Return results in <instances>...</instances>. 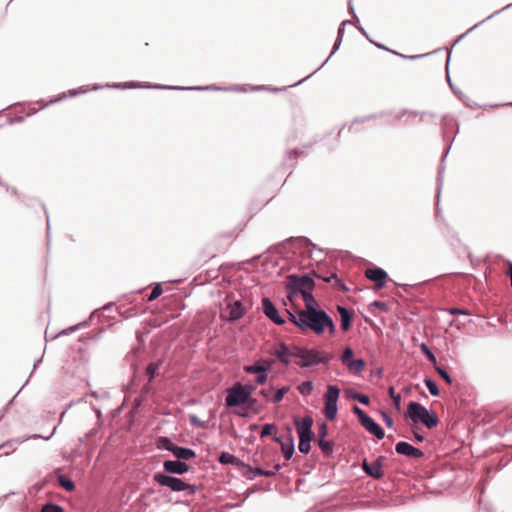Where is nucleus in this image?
Listing matches in <instances>:
<instances>
[{"label": "nucleus", "mask_w": 512, "mask_h": 512, "mask_svg": "<svg viewBox=\"0 0 512 512\" xmlns=\"http://www.w3.org/2000/svg\"><path fill=\"white\" fill-rule=\"evenodd\" d=\"M289 314L290 320L302 331L311 330L315 334H322L328 329L330 334H334L335 325L331 317L323 310L297 311Z\"/></svg>", "instance_id": "obj_1"}, {"label": "nucleus", "mask_w": 512, "mask_h": 512, "mask_svg": "<svg viewBox=\"0 0 512 512\" xmlns=\"http://www.w3.org/2000/svg\"><path fill=\"white\" fill-rule=\"evenodd\" d=\"M219 461L222 464L234 465L240 471V473L248 479H254L256 476L270 477L275 475V473L280 469L279 464L274 465L272 470H264L261 468L253 469L251 466L245 464L243 461L239 460L234 455L227 452H223L219 456Z\"/></svg>", "instance_id": "obj_2"}, {"label": "nucleus", "mask_w": 512, "mask_h": 512, "mask_svg": "<svg viewBox=\"0 0 512 512\" xmlns=\"http://www.w3.org/2000/svg\"><path fill=\"white\" fill-rule=\"evenodd\" d=\"M406 414L414 423L421 422L429 429L437 426L439 421L435 413L429 412L417 402L409 403Z\"/></svg>", "instance_id": "obj_3"}, {"label": "nucleus", "mask_w": 512, "mask_h": 512, "mask_svg": "<svg viewBox=\"0 0 512 512\" xmlns=\"http://www.w3.org/2000/svg\"><path fill=\"white\" fill-rule=\"evenodd\" d=\"M286 288L289 291L288 298L292 301L293 297L299 294L311 292L314 288V281L308 275H290Z\"/></svg>", "instance_id": "obj_4"}, {"label": "nucleus", "mask_w": 512, "mask_h": 512, "mask_svg": "<svg viewBox=\"0 0 512 512\" xmlns=\"http://www.w3.org/2000/svg\"><path fill=\"white\" fill-rule=\"evenodd\" d=\"M295 353L297 359L295 363L301 367L312 366L318 363H327L331 359L330 355L323 352L307 350L299 347L298 350H295Z\"/></svg>", "instance_id": "obj_5"}, {"label": "nucleus", "mask_w": 512, "mask_h": 512, "mask_svg": "<svg viewBox=\"0 0 512 512\" xmlns=\"http://www.w3.org/2000/svg\"><path fill=\"white\" fill-rule=\"evenodd\" d=\"M294 423L299 437L298 448H311L310 442L312 440L311 428L313 419L310 416H305L303 418L297 417L294 419Z\"/></svg>", "instance_id": "obj_6"}, {"label": "nucleus", "mask_w": 512, "mask_h": 512, "mask_svg": "<svg viewBox=\"0 0 512 512\" xmlns=\"http://www.w3.org/2000/svg\"><path fill=\"white\" fill-rule=\"evenodd\" d=\"M250 401V392L241 384H235L226 397V404L229 407L246 404Z\"/></svg>", "instance_id": "obj_7"}, {"label": "nucleus", "mask_w": 512, "mask_h": 512, "mask_svg": "<svg viewBox=\"0 0 512 512\" xmlns=\"http://www.w3.org/2000/svg\"><path fill=\"white\" fill-rule=\"evenodd\" d=\"M244 314V308L241 301L230 296L225 299V308L221 312V317L225 320L235 321L240 319Z\"/></svg>", "instance_id": "obj_8"}, {"label": "nucleus", "mask_w": 512, "mask_h": 512, "mask_svg": "<svg viewBox=\"0 0 512 512\" xmlns=\"http://www.w3.org/2000/svg\"><path fill=\"white\" fill-rule=\"evenodd\" d=\"M340 390L333 385L327 387L325 393V415L329 420H333L337 413V400L339 397Z\"/></svg>", "instance_id": "obj_9"}, {"label": "nucleus", "mask_w": 512, "mask_h": 512, "mask_svg": "<svg viewBox=\"0 0 512 512\" xmlns=\"http://www.w3.org/2000/svg\"><path fill=\"white\" fill-rule=\"evenodd\" d=\"M162 486H167L173 491H186L187 495H193L196 491L195 486L185 483L183 480L162 475Z\"/></svg>", "instance_id": "obj_10"}, {"label": "nucleus", "mask_w": 512, "mask_h": 512, "mask_svg": "<svg viewBox=\"0 0 512 512\" xmlns=\"http://www.w3.org/2000/svg\"><path fill=\"white\" fill-rule=\"evenodd\" d=\"M385 458L379 456L376 460L368 462L366 459L363 461L364 471L373 478L379 479L384 475L383 465Z\"/></svg>", "instance_id": "obj_11"}, {"label": "nucleus", "mask_w": 512, "mask_h": 512, "mask_svg": "<svg viewBox=\"0 0 512 512\" xmlns=\"http://www.w3.org/2000/svg\"><path fill=\"white\" fill-rule=\"evenodd\" d=\"M295 350H298V347H288L283 343H280L275 347L273 354L285 365L289 364L293 358L296 359Z\"/></svg>", "instance_id": "obj_12"}, {"label": "nucleus", "mask_w": 512, "mask_h": 512, "mask_svg": "<svg viewBox=\"0 0 512 512\" xmlns=\"http://www.w3.org/2000/svg\"><path fill=\"white\" fill-rule=\"evenodd\" d=\"M365 276L375 282L378 288H381L385 285V279L387 278V273L381 268H369L365 271Z\"/></svg>", "instance_id": "obj_13"}, {"label": "nucleus", "mask_w": 512, "mask_h": 512, "mask_svg": "<svg viewBox=\"0 0 512 512\" xmlns=\"http://www.w3.org/2000/svg\"><path fill=\"white\" fill-rule=\"evenodd\" d=\"M262 305L264 313L269 319L279 325L284 323V320L279 316L277 309L268 298H264L262 300Z\"/></svg>", "instance_id": "obj_14"}, {"label": "nucleus", "mask_w": 512, "mask_h": 512, "mask_svg": "<svg viewBox=\"0 0 512 512\" xmlns=\"http://www.w3.org/2000/svg\"><path fill=\"white\" fill-rule=\"evenodd\" d=\"M163 465L165 470L172 474H183L189 470V466L185 462L177 459L166 460Z\"/></svg>", "instance_id": "obj_15"}, {"label": "nucleus", "mask_w": 512, "mask_h": 512, "mask_svg": "<svg viewBox=\"0 0 512 512\" xmlns=\"http://www.w3.org/2000/svg\"><path fill=\"white\" fill-rule=\"evenodd\" d=\"M362 426L371 434L375 435L378 439L384 437V430L376 423L371 417H367L361 423Z\"/></svg>", "instance_id": "obj_16"}, {"label": "nucleus", "mask_w": 512, "mask_h": 512, "mask_svg": "<svg viewBox=\"0 0 512 512\" xmlns=\"http://www.w3.org/2000/svg\"><path fill=\"white\" fill-rule=\"evenodd\" d=\"M338 312L341 317V328L347 331L351 325L352 314L344 307L338 306Z\"/></svg>", "instance_id": "obj_17"}, {"label": "nucleus", "mask_w": 512, "mask_h": 512, "mask_svg": "<svg viewBox=\"0 0 512 512\" xmlns=\"http://www.w3.org/2000/svg\"><path fill=\"white\" fill-rule=\"evenodd\" d=\"M317 435L319 438L318 445L320 448H331L330 443L328 441H325L324 439L325 436L327 435V425L324 422L320 423Z\"/></svg>", "instance_id": "obj_18"}, {"label": "nucleus", "mask_w": 512, "mask_h": 512, "mask_svg": "<svg viewBox=\"0 0 512 512\" xmlns=\"http://www.w3.org/2000/svg\"><path fill=\"white\" fill-rule=\"evenodd\" d=\"M304 303H305V309L303 311H314L317 310V301L314 299L311 292H306L300 294Z\"/></svg>", "instance_id": "obj_19"}, {"label": "nucleus", "mask_w": 512, "mask_h": 512, "mask_svg": "<svg viewBox=\"0 0 512 512\" xmlns=\"http://www.w3.org/2000/svg\"><path fill=\"white\" fill-rule=\"evenodd\" d=\"M365 361L363 359H355L351 360L347 363V368L350 372L354 374H359L365 368Z\"/></svg>", "instance_id": "obj_20"}, {"label": "nucleus", "mask_w": 512, "mask_h": 512, "mask_svg": "<svg viewBox=\"0 0 512 512\" xmlns=\"http://www.w3.org/2000/svg\"><path fill=\"white\" fill-rule=\"evenodd\" d=\"M270 367L269 363L268 362H264V363H255L254 365H251V366H247L245 368L246 372L248 373H256V374H261L263 372H266L267 369Z\"/></svg>", "instance_id": "obj_21"}, {"label": "nucleus", "mask_w": 512, "mask_h": 512, "mask_svg": "<svg viewBox=\"0 0 512 512\" xmlns=\"http://www.w3.org/2000/svg\"><path fill=\"white\" fill-rule=\"evenodd\" d=\"M177 460L186 461L195 457L194 450H172Z\"/></svg>", "instance_id": "obj_22"}, {"label": "nucleus", "mask_w": 512, "mask_h": 512, "mask_svg": "<svg viewBox=\"0 0 512 512\" xmlns=\"http://www.w3.org/2000/svg\"><path fill=\"white\" fill-rule=\"evenodd\" d=\"M58 482H59V485L66 491L71 492L75 489V484L69 478H66L64 476H59Z\"/></svg>", "instance_id": "obj_23"}, {"label": "nucleus", "mask_w": 512, "mask_h": 512, "mask_svg": "<svg viewBox=\"0 0 512 512\" xmlns=\"http://www.w3.org/2000/svg\"><path fill=\"white\" fill-rule=\"evenodd\" d=\"M398 453L403 454L409 458H421L423 456L422 450H396Z\"/></svg>", "instance_id": "obj_24"}, {"label": "nucleus", "mask_w": 512, "mask_h": 512, "mask_svg": "<svg viewBox=\"0 0 512 512\" xmlns=\"http://www.w3.org/2000/svg\"><path fill=\"white\" fill-rule=\"evenodd\" d=\"M424 383H425L426 387L428 388L429 392H430L433 396H437V395H439V389H438V387H437L436 383H435L433 380H431V379H429V378H426V379L424 380Z\"/></svg>", "instance_id": "obj_25"}, {"label": "nucleus", "mask_w": 512, "mask_h": 512, "mask_svg": "<svg viewBox=\"0 0 512 512\" xmlns=\"http://www.w3.org/2000/svg\"><path fill=\"white\" fill-rule=\"evenodd\" d=\"M298 390L302 395H309L313 390V385L310 381H306L299 385Z\"/></svg>", "instance_id": "obj_26"}, {"label": "nucleus", "mask_w": 512, "mask_h": 512, "mask_svg": "<svg viewBox=\"0 0 512 512\" xmlns=\"http://www.w3.org/2000/svg\"><path fill=\"white\" fill-rule=\"evenodd\" d=\"M41 512H64V510L59 505L47 503L42 507Z\"/></svg>", "instance_id": "obj_27"}, {"label": "nucleus", "mask_w": 512, "mask_h": 512, "mask_svg": "<svg viewBox=\"0 0 512 512\" xmlns=\"http://www.w3.org/2000/svg\"><path fill=\"white\" fill-rule=\"evenodd\" d=\"M389 396L393 400L394 405L399 408L401 404V397L399 394H396L395 389L393 387H390L389 390Z\"/></svg>", "instance_id": "obj_28"}, {"label": "nucleus", "mask_w": 512, "mask_h": 512, "mask_svg": "<svg viewBox=\"0 0 512 512\" xmlns=\"http://www.w3.org/2000/svg\"><path fill=\"white\" fill-rule=\"evenodd\" d=\"M288 387H282L281 389H278L273 397V402L278 403L282 401L284 395L288 392Z\"/></svg>", "instance_id": "obj_29"}, {"label": "nucleus", "mask_w": 512, "mask_h": 512, "mask_svg": "<svg viewBox=\"0 0 512 512\" xmlns=\"http://www.w3.org/2000/svg\"><path fill=\"white\" fill-rule=\"evenodd\" d=\"M353 350L351 348H346L341 356V361L347 365L349 361H351V358L353 357Z\"/></svg>", "instance_id": "obj_30"}, {"label": "nucleus", "mask_w": 512, "mask_h": 512, "mask_svg": "<svg viewBox=\"0 0 512 512\" xmlns=\"http://www.w3.org/2000/svg\"><path fill=\"white\" fill-rule=\"evenodd\" d=\"M276 428L274 425H271V424H266L263 428H262V432H261V436H268V435H272L274 432H275Z\"/></svg>", "instance_id": "obj_31"}, {"label": "nucleus", "mask_w": 512, "mask_h": 512, "mask_svg": "<svg viewBox=\"0 0 512 512\" xmlns=\"http://www.w3.org/2000/svg\"><path fill=\"white\" fill-rule=\"evenodd\" d=\"M157 369H158V364L157 363H151L147 367V374H148L150 380L155 377Z\"/></svg>", "instance_id": "obj_32"}, {"label": "nucleus", "mask_w": 512, "mask_h": 512, "mask_svg": "<svg viewBox=\"0 0 512 512\" xmlns=\"http://www.w3.org/2000/svg\"><path fill=\"white\" fill-rule=\"evenodd\" d=\"M421 348H422V351L427 356V358L435 365L436 364V358H435L434 354L429 350V348L425 344H422Z\"/></svg>", "instance_id": "obj_33"}, {"label": "nucleus", "mask_w": 512, "mask_h": 512, "mask_svg": "<svg viewBox=\"0 0 512 512\" xmlns=\"http://www.w3.org/2000/svg\"><path fill=\"white\" fill-rule=\"evenodd\" d=\"M435 368H436V371L438 372V374L445 380V382L448 383V384H451L452 379L448 375V373L445 370H443V369H441V368H439L437 366Z\"/></svg>", "instance_id": "obj_34"}, {"label": "nucleus", "mask_w": 512, "mask_h": 512, "mask_svg": "<svg viewBox=\"0 0 512 512\" xmlns=\"http://www.w3.org/2000/svg\"><path fill=\"white\" fill-rule=\"evenodd\" d=\"M353 411L358 416L361 423L364 421L365 418L368 417V415L362 409H360L358 406H354Z\"/></svg>", "instance_id": "obj_35"}, {"label": "nucleus", "mask_w": 512, "mask_h": 512, "mask_svg": "<svg viewBox=\"0 0 512 512\" xmlns=\"http://www.w3.org/2000/svg\"><path fill=\"white\" fill-rule=\"evenodd\" d=\"M159 296H160V283H157V284L154 286V288H153V290H152V292H151V294H150V296H149L148 300H149V301H152V300L156 299V298H157V297H159Z\"/></svg>", "instance_id": "obj_36"}, {"label": "nucleus", "mask_w": 512, "mask_h": 512, "mask_svg": "<svg viewBox=\"0 0 512 512\" xmlns=\"http://www.w3.org/2000/svg\"><path fill=\"white\" fill-rule=\"evenodd\" d=\"M353 398L358 400L360 403L365 404V405H368L369 402H370L369 397L367 395H364V394H354Z\"/></svg>", "instance_id": "obj_37"}, {"label": "nucleus", "mask_w": 512, "mask_h": 512, "mask_svg": "<svg viewBox=\"0 0 512 512\" xmlns=\"http://www.w3.org/2000/svg\"><path fill=\"white\" fill-rule=\"evenodd\" d=\"M161 442H162V448H179L178 446L171 445L169 439L166 437H162Z\"/></svg>", "instance_id": "obj_38"}, {"label": "nucleus", "mask_w": 512, "mask_h": 512, "mask_svg": "<svg viewBox=\"0 0 512 512\" xmlns=\"http://www.w3.org/2000/svg\"><path fill=\"white\" fill-rule=\"evenodd\" d=\"M267 380V375H266V372H263L261 374H258V377H257V382L259 384H264Z\"/></svg>", "instance_id": "obj_39"}, {"label": "nucleus", "mask_w": 512, "mask_h": 512, "mask_svg": "<svg viewBox=\"0 0 512 512\" xmlns=\"http://www.w3.org/2000/svg\"><path fill=\"white\" fill-rule=\"evenodd\" d=\"M282 451H283V456L286 461H288L292 458L294 450H282Z\"/></svg>", "instance_id": "obj_40"}, {"label": "nucleus", "mask_w": 512, "mask_h": 512, "mask_svg": "<svg viewBox=\"0 0 512 512\" xmlns=\"http://www.w3.org/2000/svg\"><path fill=\"white\" fill-rule=\"evenodd\" d=\"M395 448H414V447L406 442L400 441L396 444Z\"/></svg>", "instance_id": "obj_41"}, {"label": "nucleus", "mask_w": 512, "mask_h": 512, "mask_svg": "<svg viewBox=\"0 0 512 512\" xmlns=\"http://www.w3.org/2000/svg\"><path fill=\"white\" fill-rule=\"evenodd\" d=\"M373 305L376 306L377 308L381 309V310H385L386 309V304L384 302L375 301L373 303Z\"/></svg>", "instance_id": "obj_42"}, {"label": "nucleus", "mask_w": 512, "mask_h": 512, "mask_svg": "<svg viewBox=\"0 0 512 512\" xmlns=\"http://www.w3.org/2000/svg\"><path fill=\"white\" fill-rule=\"evenodd\" d=\"M281 448H286L284 443L281 444ZM287 448H290V449L294 448L293 439H290V443H289V446Z\"/></svg>", "instance_id": "obj_43"}, {"label": "nucleus", "mask_w": 512, "mask_h": 512, "mask_svg": "<svg viewBox=\"0 0 512 512\" xmlns=\"http://www.w3.org/2000/svg\"><path fill=\"white\" fill-rule=\"evenodd\" d=\"M451 313H452V314H456V313L466 314V312H465V311L460 310V309H457V308L452 309V310H451Z\"/></svg>", "instance_id": "obj_44"}, {"label": "nucleus", "mask_w": 512, "mask_h": 512, "mask_svg": "<svg viewBox=\"0 0 512 512\" xmlns=\"http://www.w3.org/2000/svg\"><path fill=\"white\" fill-rule=\"evenodd\" d=\"M191 421H192L194 424H196V425H201V424L198 422V420H197L196 416H191Z\"/></svg>", "instance_id": "obj_45"}, {"label": "nucleus", "mask_w": 512, "mask_h": 512, "mask_svg": "<svg viewBox=\"0 0 512 512\" xmlns=\"http://www.w3.org/2000/svg\"><path fill=\"white\" fill-rule=\"evenodd\" d=\"M154 480H155L156 482L160 483V473H156V474L154 475Z\"/></svg>", "instance_id": "obj_46"}, {"label": "nucleus", "mask_w": 512, "mask_h": 512, "mask_svg": "<svg viewBox=\"0 0 512 512\" xmlns=\"http://www.w3.org/2000/svg\"><path fill=\"white\" fill-rule=\"evenodd\" d=\"M332 278H335V279H336V275H335V274H332V275H331V277L324 278V281H326V282H330Z\"/></svg>", "instance_id": "obj_47"}, {"label": "nucleus", "mask_w": 512, "mask_h": 512, "mask_svg": "<svg viewBox=\"0 0 512 512\" xmlns=\"http://www.w3.org/2000/svg\"><path fill=\"white\" fill-rule=\"evenodd\" d=\"M414 434H415V437L417 438L418 441H422L423 440V436H421L417 432H415Z\"/></svg>", "instance_id": "obj_48"}, {"label": "nucleus", "mask_w": 512, "mask_h": 512, "mask_svg": "<svg viewBox=\"0 0 512 512\" xmlns=\"http://www.w3.org/2000/svg\"><path fill=\"white\" fill-rule=\"evenodd\" d=\"M261 394H263L266 397L268 395V392L266 390H262Z\"/></svg>", "instance_id": "obj_49"}, {"label": "nucleus", "mask_w": 512, "mask_h": 512, "mask_svg": "<svg viewBox=\"0 0 512 512\" xmlns=\"http://www.w3.org/2000/svg\"><path fill=\"white\" fill-rule=\"evenodd\" d=\"M96 433H97V430L94 429V430L91 431V433L89 435H94Z\"/></svg>", "instance_id": "obj_50"}, {"label": "nucleus", "mask_w": 512, "mask_h": 512, "mask_svg": "<svg viewBox=\"0 0 512 512\" xmlns=\"http://www.w3.org/2000/svg\"><path fill=\"white\" fill-rule=\"evenodd\" d=\"M300 451H301V452H303V453H305V454H307L310 450L305 449V450H300Z\"/></svg>", "instance_id": "obj_51"}]
</instances>
